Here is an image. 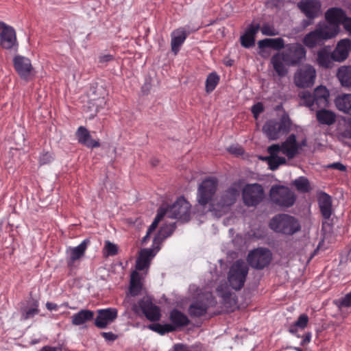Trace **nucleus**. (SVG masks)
I'll use <instances>...</instances> for the list:
<instances>
[{
  "label": "nucleus",
  "instance_id": "f8f14e48",
  "mask_svg": "<svg viewBox=\"0 0 351 351\" xmlns=\"http://www.w3.org/2000/svg\"><path fill=\"white\" fill-rule=\"evenodd\" d=\"M244 204L247 206H256L264 198L263 186L257 183L249 184L244 186L242 192Z\"/></svg>",
  "mask_w": 351,
  "mask_h": 351
},
{
  "label": "nucleus",
  "instance_id": "72a5a7b5",
  "mask_svg": "<svg viewBox=\"0 0 351 351\" xmlns=\"http://www.w3.org/2000/svg\"><path fill=\"white\" fill-rule=\"evenodd\" d=\"M94 313L90 310L82 309L71 316V322L75 326H80L93 319Z\"/></svg>",
  "mask_w": 351,
  "mask_h": 351
},
{
  "label": "nucleus",
  "instance_id": "052dcab7",
  "mask_svg": "<svg viewBox=\"0 0 351 351\" xmlns=\"http://www.w3.org/2000/svg\"><path fill=\"white\" fill-rule=\"evenodd\" d=\"M113 59V56L110 54H105L99 57V62H108Z\"/></svg>",
  "mask_w": 351,
  "mask_h": 351
},
{
  "label": "nucleus",
  "instance_id": "c85d7f7f",
  "mask_svg": "<svg viewBox=\"0 0 351 351\" xmlns=\"http://www.w3.org/2000/svg\"><path fill=\"white\" fill-rule=\"evenodd\" d=\"M325 18L327 22L336 24L339 27L340 24L343 25L344 21L347 19L344 11L339 8L328 9L325 13Z\"/></svg>",
  "mask_w": 351,
  "mask_h": 351
},
{
  "label": "nucleus",
  "instance_id": "cd10ccee",
  "mask_svg": "<svg viewBox=\"0 0 351 351\" xmlns=\"http://www.w3.org/2000/svg\"><path fill=\"white\" fill-rule=\"evenodd\" d=\"M88 243L89 241L88 239H84L77 246L69 248V258L67 260V264L69 267L72 266L77 260H79L84 255Z\"/></svg>",
  "mask_w": 351,
  "mask_h": 351
},
{
  "label": "nucleus",
  "instance_id": "393cba45",
  "mask_svg": "<svg viewBox=\"0 0 351 351\" xmlns=\"http://www.w3.org/2000/svg\"><path fill=\"white\" fill-rule=\"evenodd\" d=\"M332 53L330 51V46H324L317 53V62L323 68H332L334 65Z\"/></svg>",
  "mask_w": 351,
  "mask_h": 351
},
{
  "label": "nucleus",
  "instance_id": "6ab92c4d",
  "mask_svg": "<svg viewBox=\"0 0 351 351\" xmlns=\"http://www.w3.org/2000/svg\"><path fill=\"white\" fill-rule=\"evenodd\" d=\"M298 7L310 19L317 17L321 12V3L318 0H302Z\"/></svg>",
  "mask_w": 351,
  "mask_h": 351
},
{
  "label": "nucleus",
  "instance_id": "4468645a",
  "mask_svg": "<svg viewBox=\"0 0 351 351\" xmlns=\"http://www.w3.org/2000/svg\"><path fill=\"white\" fill-rule=\"evenodd\" d=\"M286 63L289 66H296L305 60L306 51L300 43H290L286 45V51H283Z\"/></svg>",
  "mask_w": 351,
  "mask_h": 351
},
{
  "label": "nucleus",
  "instance_id": "13d9d810",
  "mask_svg": "<svg viewBox=\"0 0 351 351\" xmlns=\"http://www.w3.org/2000/svg\"><path fill=\"white\" fill-rule=\"evenodd\" d=\"M173 351H190V349L186 345L178 343L174 346Z\"/></svg>",
  "mask_w": 351,
  "mask_h": 351
},
{
  "label": "nucleus",
  "instance_id": "7c9ffc66",
  "mask_svg": "<svg viewBox=\"0 0 351 351\" xmlns=\"http://www.w3.org/2000/svg\"><path fill=\"white\" fill-rule=\"evenodd\" d=\"M329 91L324 86L317 87L313 92L314 99L317 108H326L328 106L329 101Z\"/></svg>",
  "mask_w": 351,
  "mask_h": 351
},
{
  "label": "nucleus",
  "instance_id": "3c124183",
  "mask_svg": "<svg viewBox=\"0 0 351 351\" xmlns=\"http://www.w3.org/2000/svg\"><path fill=\"white\" fill-rule=\"evenodd\" d=\"M264 110V107L262 103L258 102L252 107V112L255 118Z\"/></svg>",
  "mask_w": 351,
  "mask_h": 351
},
{
  "label": "nucleus",
  "instance_id": "4be33fe9",
  "mask_svg": "<svg viewBox=\"0 0 351 351\" xmlns=\"http://www.w3.org/2000/svg\"><path fill=\"white\" fill-rule=\"evenodd\" d=\"M217 293L221 298L223 306L228 311H232L236 306V300L232 298L228 285L226 283L219 285L217 288Z\"/></svg>",
  "mask_w": 351,
  "mask_h": 351
},
{
  "label": "nucleus",
  "instance_id": "ea45409f",
  "mask_svg": "<svg viewBox=\"0 0 351 351\" xmlns=\"http://www.w3.org/2000/svg\"><path fill=\"white\" fill-rule=\"evenodd\" d=\"M165 216V209L163 207H160L158 210L157 215H156L154 221L152 223V224L148 228L146 235L142 239V242L143 243H145L147 241L149 234L156 230L159 222L161 221V219Z\"/></svg>",
  "mask_w": 351,
  "mask_h": 351
},
{
  "label": "nucleus",
  "instance_id": "79ce46f5",
  "mask_svg": "<svg viewBox=\"0 0 351 351\" xmlns=\"http://www.w3.org/2000/svg\"><path fill=\"white\" fill-rule=\"evenodd\" d=\"M219 82V76L216 72L210 73L206 77L205 88L206 93H211L215 90Z\"/></svg>",
  "mask_w": 351,
  "mask_h": 351
},
{
  "label": "nucleus",
  "instance_id": "c03bdc74",
  "mask_svg": "<svg viewBox=\"0 0 351 351\" xmlns=\"http://www.w3.org/2000/svg\"><path fill=\"white\" fill-rule=\"evenodd\" d=\"M147 328L161 335H163L166 332H172L175 330V327L171 324L161 325L160 324H154L149 325Z\"/></svg>",
  "mask_w": 351,
  "mask_h": 351
},
{
  "label": "nucleus",
  "instance_id": "dca6fc26",
  "mask_svg": "<svg viewBox=\"0 0 351 351\" xmlns=\"http://www.w3.org/2000/svg\"><path fill=\"white\" fill-rule=\"evenodd\" d=\"M1 44L5 49H10L17 46L16 36L14 29L5 23L0 21Z\"/></svg>",
  "mask_w": 351,
  "mask_h": 351
},
{
  "label": "nucleus",
  "instance_id": "864d4df0",
  "mask_svg": "<svg viewBox=\"0 0 351 351\" xmlns=\"http://www.w3.org/2000/svg\"><path fill=\"white\" fill-rule=\"evenodd\" d=\"M340 305L344 307L351 306V291L341 300Z\"/></svg>",
  "mask_w": 351,
  "mask_h": 351
},
{
  "label": "nucleus",
  "instance_id": "f03ea898",
  "mask_svg": "<svg viewBox=\"0 0 351 351\" xmlns=\"http://www.w3.org/2000/svg\"><path fill=\"white\" fill-rule=\"evenodd\" d=\"M142 277L136 271H134L131 274L130 288L123 300V304L126 308H131L132 311L138 315H144L150 322H157L161 317L160 308L154 304L150 298H143L137 303H135L132 298L140 294L142 289Z\"/></svg>",
  "mask_w": 351,
  "mask_h": 351
},
{
  "label": "nucleus",
  "instance_id": "774afa93",
  "mask_svg": "<svg viewBox=\"0 0 351 351\" xmlns=\"http://www.w3.org/2000/svg\"><path fill=\"white\" fill-rule=\"evenodd\" d=\"M311 22L304 23V25H308Z\"/></svg>",
  "mask_w": 351,
  "mask_h": 351
},
{
  "label": "nucleus",
  "instance_id": "5fc2aeb1",
  "mask_svg": "<svg viewBox=\"0 0 351 351\" xmlns=\"http://www.w3.org/2000/svg\"><path fill=\"white\" fill-rule=\"evenodd\" d=\"M328 168L329 169H338L339 171H344L346 170V167L345 165H343L342 163L341 162H333L332 164H330L327 166Z\"/></svg>",
  "mask_w": 351,
  "mask_h": 351
},
{
  "label": "nucleus",
  "instance_id": "473e14b6",
  "mask_svg": "<svg viewBox=\"0 0 351 351\" xmlns=\"http://www.w3.org/2000/svg\"><path fill=\"white\" fill-rule=\"evenodd\" d=\"M309 321L308 316L305 314H301L298 319L292 324L290 325L289 328V332L296 336L298 338L300 337V335L298 334L299 330H304L308 325Z\"/></svg>",
  "mask_w": 351,
  "mask_h": 351
},
{
  "label": "nucleus",
  "instance_id": "a18cd8bd",
  "mask_svg": "<svg viewBox=\"0 0 351 351\" xmlns=\"http://www.w3.org/2000/svg\"><path fill=\"white\" fill-rule=\"evenodd\" d=\"M118 252V247L114 243L106 241L103 249V254L106 256H114Z\"/></svg>",
  "mask_w": 351,
  "mask_h": 351
},
{
  "label": "nucleus",
  "instance_id": "aec40b11",
  "mask_svg": "<svg viewBox=\"0 0 351 351\" xmlns=\"http://www.w3.org/2000/svg\"><path fill=\"white\" fill-rule=\"evenodd\" d=\"M75 135L78 143L88 148L93 149L100 146L99 140L93 139L90 132L84 126L77 128Z\"/></svg>",
  "mask_w": 351,
  "mask_h": 351
},
{
  "label": "nucleus",
  "instance_id": "69168bd1",
  "mask_svg": "<svg viewBox=\"0 0 351 351\" xmlns=\"http://www.w3.org/2000/svg\"><path fill=\"white\" fill-rule=\"evenodd\" d=\"M287 348L292 349L295 351H303V350L299 347L289 346Z\"/></svg>",
  "mask_w": 351,
  "mask_h": 351
},
{
  "label": "nucleus",
  "instance_id": "9b49d317",
  "mask_svg": "<svg viewBox=\"0 0 351 351\" xmlns=\"http://www.w3.org/2000/svg\"><path fill=\"white\" fill-rule=\"evenodd\" d=\"M271 259V252L263 247H258L250 251L247 258L249 265L257 269H263L267 267L270 263Z\"/></svg>",
  "mask_w": 351,
  "mask_h": 351
},
{
  "label": "nucleus",
  "instance_id": "ddd939ff",
  "mask_svg": "<svg viewBox=\"0 0 351 351\" xmlns=\"http://www.w3.org/2000/svg\"><path fill=\"white\" fill-rule=\"evenodd\" d=\"M307 141L302 139L300 142L297 141L296 136L290 134L286 140L280 145L279 144V152H282L288 159L295 157L302 150L303 147L306 146Z\"/></svg>",
  "mask_w": 351,
  "mask_h": 351
},
{
  "label": "nucleus",
  "instance_id": "2f4dec72",
  "mask_svg": "<svg viewBox=\"0 0 351 351\" xmlns=\"http://www.w3.org/2000/svg\"><path fill=\"white\" fill-rule=\"evenodd\" d=\"M325 41L322 34L319 32V30L316 29L307 34L303 38L304 45L310 49L321 45Z\"/></svg>",
  "mask_w": 351,
  "mask_h": 351
},
{
  "label": "nucleus",
  "instance_id": "423d86ee",
  "mask_svg": "<svg viewBox=\"0 0 351 351\" xmlns=\"http://www.w3.org/2000/svg\"><path fill=\"white\" fill-rule=\"evenodd\" d=\"M248 271V265L244 261H236L228 272L230 286L236 291L240 290L244 286Z\"/></svg>",
  "mask_w": 351,
  "mask_h": 351
},
{
  "label": "nucleus",
  "instance_id": "5701e85b",
  "mask_svg": "<svg viewBox=\"0 0 351 351\" xmlns=\"http://www.w3.org/2000/svg\"><path fill=\"white\" fill-rule=\"evenodd\" d=\"M260 29L259 24H250L246 29L243 35L241 36V45L250 48L255 44V36Z\"/></svg>",
  "mask_w": 351,
  "mask_h": 351
},
{
  "label": "nucleus",
  "instance_id": "c756f323",
  "mask_svg": "<svg viewBox=\"0 0 351 351\" xmlns=\"http://www.w3.org/2000/svg\"><path fill=\"white\" fill-rule=\"evenodd\" d=\"M271 63L278 76L284 77L287 74V64L282 52L274 54L271 58Z\"/></svg>",
  "mask_w": 351,
  "mask_h": 351
},
{
  "label": "nucleus",
  "instance_id": "09e8293b",
  "mask_svg": "<svg viewBox=\"0 0 351 351\" xmlns=\"http://www.w3.org/2000/svg\"><path fill=\"white\" fill-rule=\"evenodd\" d=\"M53 160V154L49 152H43L38 158L40 165L49 164Z\"/></svg>",
  "mask_w": 351,
  "mask_h": 351
},
{
  "label": "nucleus",
  "instance_id": "6e6d98bb",
  "mask_svg": "<svg viewBox=\"0 0 351 351\" xmlns=\"http://www.w3.org/2000/svg\"><path fill=\"white\" fill-rule=\"evenodd\" d=\"M300 338L302 339V340L300 343V345L301 346L306 345L308 343H310V341L311 340V333L308 332L306 333L304 335L300 336Z\"/></svg>",
  "mask_w": 351,
  "mask_h": 351
},
{
  "label": "nucleus",
  "instance_id": "412c9836",
  "mask_svg": "<svg viewBox=\"0 0 351 351\" xmlns=\"http://www.w3.org/2000/svg\"><path fill=\"white\" fill-rule=\"evenodd\" d=\"M267 152L270 154L267 157V162L270 169L274 171L277 169L280 165L286 163V158L283 156H278L279 144H274L267 148Z\"/></svg>",
  "mask_w": 351,
  "mask_h": 351
},
{
  "label": "nucleus",
  "instance_id": "de8ad7c7",
  "mask_svg": "<svg viewBox=\"0 0 351 351\" xmlns=\"http://www.w3.org/2000/svg\"><path fill=\"white\" fill-rule=\"evenodd\" d=\"M260 29L261 33L265 36H273L279 34L278 29L273 25L269 23H264Z\"/></svg>",
  "mask_w": 351,
  "mask_h": 351
},
{
  "label": "nucleus",
  "instance_id": "a878e982",
  "mask_svg": "<svg viewBox=\"0 0 351 351\" xmlns=\"http://www.w3.org/2000/svg\"><path fill=\"white\" fill-rule=\"evenodd\" d=\"M318 204L322 217L328 219L332 213V198L325 192H322L318 196Z\"/></svg>",
  "mask_w": 351,
  "mask_h": 351
},
{
  "label": "nucleus",
  "instance_id": "338daca9",
  "mask_svg": "<svg viewBox=\"0 0 351 351\" xmlns=\"http://www.w3.org/2000/svg\"><path fill=\"white\" fill-rule=\"evenodd\" d=\"M190 291H195V290H197V287L195 285H191L190 286Z\"/></svg>",
  "mask_w": 351,
  "mask_h": 351
},
{
  "label": "nucleus",
  "instance_id": "6e6552de",
  "mask_svg": "<svg viewBox=\"0 0 351 351\" xmlns=\"http://www.w3.org/2000/svg\"><path fill=\"white\" fill-rule=\"evenodd\" d=\"M217 303L215 298L210 292L198 294V298L189 308V313L193 317H199L204 315L209 307Z\"/></svg>",
  "mask_w": 351,
  "mask_h": 351
},
{
  "label": "nucleus",
  "instance_id": "a211bd4d",
  "mask_svg": "<svg viewBox=\"0 0 351 351\" xmlns=\"http://www.w3.org/2000/svg\"><path fill=\"white\" fill-rule=\"evenodd\" d=\"M118 311L114 308H108L98 311L95 320V326L99 328H105L117 317Z\"/></svg>",
  "mask_w": 351,
  "mask_h": 351
},
{
  "label": "nucleus",
  "instance_id": "e2e57ef3",
  "mask_svg": "<svg viewBox=\"0 0 351 351\" xmlns=\"http://www.w3.org/2000/svg\"><path fill=\"white\" fill-rule=\"evenodd\" d=\"M40 351H56V348L50 346H45Z\"/></svg>",
  "mask_w": 351,
  "mask_h": 351
},
{
  "label": "nucleus",
  "instance_id": "39448f33",
  "mask_svg": "<svg viewBox=\"0 0 351 351\" xmlns=\"http://www.w3.org/2000/svg\"><path fill=\"white\" fill-rule=\"evenodd\" d=\"M269 227L276 232L292 235L300 230L298 220L293 217L286 214H279L274 217Z\"/></svg>",
  "mask_w": 351,
  "mask_h": 351
},
{
  "label": "nucleus",
  "instance_id": "49530a36",
  "mask_svg": "<svg viewBox=\"0 0 351 351\" xmlns=\"http://www.w3.org/2000/svg\"><path fill=\"white\" fill-rule=\"evenodd\" d=\"M303 100V104L304 106L309 108L311 110H315V99H314L313 94H311L308 92H304L301 97Z\"/></svg>",
  "mask_w": 351,
  "mask_h": 351
},
{
  "label": "nucleus",
  "instance_id": "f704fd0d",
  "mask_svg": "<svg viewBox=\"0 0 351 351\" xmlns=\"http://www.w3.org/2000/svg\"><path fill=\"white\" fill-rule=\"evenodd\" d=\"M335 103L339 110L351 114V94L339 95Z\"/></svg>",
  "mask_w": 351,
  "mask_h": 351
},
{
  "label": "nucleus",
  "instance_id": "bb28decb",
  "mask_svg": "<svg viewBox=\"0 0 351 351\" xmlns=\"http://www.w3.org/2000/svg\"><path fill=\"white\" fill-rule=\"evenodd\" d=\"M315 29L319 30V32L320 34H322L325 40H329L336 36L340 29L339 27H338V25L336 24H332L328 22L319 23Z\"/></svg>",
  "mask_w": 351,
  "mask_h": 351
},
{
  "label": "nucleus",
  "instance_id": "680f3d73",
  "mask_svg": "<svg viewBox=\"0 0 351 351\" xmlns=\"http://www.w3.org/2000/svg\"><path fill=\"white\" fill-rule=\"evenodd\" d=\"M46 307L49 311H58V306L56 304L53 302H47Z\"/></svg>",
  "mask_w": 351,
  "mask_h": 351
},
{
  "label": "nucleus",
  "instance_id": "9d476101",
  "mask_svg": "<svg viewBox=\"0 0 351 351\" xmlns=\"http://www.w3.org/2000/svg\"><path fill=\"white\" fill-rule=\"evenodd\" d=\"M316 79L315 69L308 64L300 67L294 74L293 80L299 88H308L313 86Z\"/></svg>",
  "mask_w": 351,
  "mask_h": 351
},
{
  "label": "nucleus",
  "instance_id": "1a4fd4ad",
  "mask_svg": "<svg viewBox=\"0 0 351 351\" xmlns=\"http://www.w3.org/2000/svg\"><path fill=\"white\" fill-rule=\"evenodd\" d=\"M165 216L168 218L178 219L187 221L190 217L191 204L184 197H181L169 207L165 208Z\"/></svg>",
  "mask_w": 351,
  "mask_h": 351
},
{
  "label": "nucleus",
  "instance_id": "603ef678",
  "mask_svg": "<svg viewBox=\"0 0 351 351\" xmlns=\"http://www.w3.org/2000/svg\"><path fill=\"white\" fill-rule=\"evenodd\" d=\"M340 305L344 307L351 306V291L341 300Z\"/></svg>",
  "mask_w": 351,
  "mask_h": 351
},
{
  "label": "nucleus",
  "instance_id": "8fccbe9b",
  "mask_svg": "<svg viewBox=\"0 0 351 351\" xmlns=\"http://www.w3.org/2000/svg\"><path fill=\"white\" fill-rule=\"evenodd\" d=\"M228 150L230 154L236 156L242 155L244 152L243 147L238 145H232L230 146Z\"/></svg>",
  "mask_w": 351,
  "mask_h": 351
},
{
  "label": "nucleus",
  "instance_id": "4c0bfd02",
  "mask_svg": "<svg viewBox=\"0 0 351 351\" xmlns=\"http://www.w3.org/2000/svg\"><path fill=\"white\" fill-rule=\"evenodd\" d=\"M317 121L322 125H330L336 121V115L330 110L326 109L319 110L316 112Z\"/></svg>",
  "mask_w": 351,
  "mask_h": 351
},
{
  "label": "nucleus",
  "instance_id": "f3484780",
  "mask_svg": "<svg viewBox=\"0 0 351 351\" xmlns=\"http://www.w3.org/2000/svg\"><path fill=\"white\" fill-rule=\"evenodd\" d=\"M350 51L351 40L348 38L340 40L332 51L334 61L337 62H344L348 58Z\"/></svg>",
  "mask_w": 351,
  "mask_h": 351
},
{
  "label": "nucleus",
  "instance_id": "e433bc0d",
  "mask_svg": "<svg viewBox=\"0 0 351 351\" xmlns=\"http://www.w3.org/2000/svg\"><path fill=\"white\" fill-rule=\"evenodd\" d=\"M258 45L260 48L269 47L275 50H280L286 47L285 40L280 37L261 40L258 41Z\"/></svg>",
  "mask_w": 351,
  "mask_h": 351
},
{
  "label": "nucleus",
  "instance_id": "58836bf2",
  "mask_svg": "<svg viewBox=\"0 0 351 351\" xmlns=\"http://www.w3.org/2000/svg\"><path fill=\"white\" fill-rule=\"evenodd\" d=\"M21 319L27 320L34 317L39 313L38 302L37 301L29 302L28 306L21 308Z\"/></svg>",
  "mask_w": 351,
  "mask_h": 351
},
{
  "label": "nucleus",
  "instance_id": "c9c22d12",
  "mask_svg": "<svg viewBox=\"0 0 351 351\" xmlns=\"http://www.w3.org/2000/svg\"><path fill=\"white\" fill-rule=\"evenodd\" d=\"M337 77L343 86L351 88V66H340L337 70Z\"/></svg>",
  "mask_w": 351,
  "mask_h": 351
},
{
  "label": "nucleus",
  "instance_id": "20e7f679",
  "mask_svg": "<svg viewBox=\"0 0 351 351\" xmlns=\"http://www.w3.org/2000/svg\"><path fill=\"white\" fill-rule=\"evenodd\" d=\"M292 121L286 112L283 113L278 121L275 119L267 121L263 125V130L269 140H277L287 134L291 130Z\"/></svg>",
  "mask_w": 351,
  "mask_h": 351
},
{
  "label": "nucleus",
  "instance_id": "37998d69",
  "mask_svg": "<svg viewBox=\"0 0 351 351\" xmlns=\"http://www.w3.org/2000/svg\"><path fill=\"white\" fill-rule=\"evenodd\" d=\"M293 184L296 189L302 193H307L311 191V186L308 180L304 177L300 176L295 179Z\"/></svg>",
  "mask_w": 351,
  "mask_h": 351
},
{
  "label": "nucleus",
  "instance_id": "bf43d9fd",
  "mask_svg": "<svg viewBox=\"0 0 351 351\" xmlns=\"http://www.w3.org/2000/svg\"><path fill=\"white\" fill-rule=\"evenodd\" d=\"M343 25L345 29L351 34V18L347 17Z\"/></svg>",
  "mask_w": 351,
  "mask_h": 351
},
{
  "label": "nucleus",
  "instance_id": "7ed1b4c3",
  "mask_svg": "<svg viewBox=\"0 0 351 351\" xmlns=\"http://www.w3.org/2000/svg\"><path fill=\"white\" fill-rule=\"evenodd\" d=\"M176 228L175 223L162 226L153 240L151 248H145L140 251L136 259V269L142 271L148 269L152 259L160 250V245L162 241L172 234Z\"/></svg>",
  "mask_w": 351,
  "mask_h": 351
},
{
  "label": "nucleus",
  "instance_id": "b1692460",
  "mask_svg": "<svg viewBox=\"0 0 351 351\" xmlns=\"http://www.w3.org/2000/svg\"><path fill=\"white\" fill-rule=\"evenodd\" d=\"M188 33L184 27H180L174 30L171 34V51L177 54L181 46L187 38Z\"/></svg>",
  "mask_w": 351,
  "mask_h": 351
},
{
  "label": "nucleus",
  "instance_id": "a19ab883",
  "mask_svg": "<svg viewBox=\"0 0 351 351\" xmlns=\"http://www.w3.org/2000/svg\"><path fill=\"white\" fill-rule=\"evenodd\" d=\"M170 319L176 326H184L189 323L187 316L178 310L171 312Z\"/></svg>",
  "mask_w": 351,
  "mask_h": 351
},
{
  "label": "nucleus",
  "instance_id": "0e129e2a",
  "mask_svg": "<svg viewBox=\"0 0 351 351\" xmlns=\"http://www.w3.org/2000/svg\"><path fill=\"white\" fill-rule=\"evenodd\" d=\"M343 136L351 138V131L347 130L342 133Z\"/></svg>",
  "mask_w": 351,
  "mask_h": 351
},
{
  "label": "nucleus",
  "instance_id": "f257e3e1",
  "mask_svg": "<svg viewBox=\"0 0 351 351\" xmlns=\"http://www.w3.org/2000/svg\"><path fill=\"white\" fill-rule=\"evenodd\" d=\"M218 188V180L215 177L204 179L199 185L197 200L202 206L209 204V211L220 217L233 205L239 195L235 186H230L214 198Z\"/></svg>",
  "mask_w": 351,
  "mask_h": 351
},
{
  "label": "nucleus",
  "instance_id": "4d7b16f0",
  "mask_svg": "<svg viewBox=\"0 0 351 351\" xmlns=\"http://www.w3.org/2000/svg\"><path fill=\"white\" fill-rule=\"evenodd\" d=\"M102 337L108 341H114L116 339L117 336L112 332H104L101 333Z\"/></svg>",
  "mask_w": 351,
  "mask_h": 351
},
{
  "label": "nucleus",
  "instance_id": "2eb2a0df",
  "mask_svg": "<svg viewBox=\"0 0 351 351\" xmlns=\"http://www.w3.org/2000/svg\"><path fill=\"white\" fill-rule=\"evenodd\" d=\"M14 69L20 77L26 81L33 75L34 68L31 60L23 56H16L13 59Z\"/></svg>",
  "mask_w": 351,
  "mask_h": 351
},
{
  "label": "nucleus",
  "instance_id": "0eeeda50",
  "mask_svg": "<svg viewBox=\"0 0 351 351\" xmlns=\"http://www.w3.org/2000/svg\"><path fill=\"white\" fill-rule=\"evenodd\" d=\"M271 201L280 207H290L295 201V196L290 189L284 186H273L269 192Z\"/></svg>",
  "mask_w": 351,
  "mask_h": 351
}]
</instances>
